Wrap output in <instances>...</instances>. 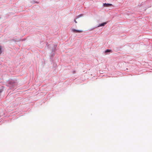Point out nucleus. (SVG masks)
I'll use <instances>...</instances> for the list:
<instances>
[{"label": "nucleus", "mask_w": 152, "mask_h": 152, "mask_svg": "<svg viewBox=\"0 0 152 152\" xmlns=\"http://www.w3.org/2000/svg\"><path fill=\"white\" fill-rule=\"evenodd\" d=\"M1 51V46L0 45V54H1L2 53Z\"/></svg>", "instance_id": "obj_4"}, {"label": "nucleus", "mask_w": 152, "mask_h": 152, "mask_svg": "<svg viewBox=\"0 0 152 152\" xmlns=\"http://www.w3.org/2000/svg\"><path fill=\"white\" fill-rule=\"evenodd\" d=\"M72 31L73 32H75V33H81L83 31V30H76L74 28H72Z\"/></svg>", "instance_id": "obj_1"}, {"label": "nucleus", "mask_w": 152, "mask_h": 152, "mask_svg": "<svg viewBox=\"0 0 152 152\" xmlns=\"http://www.w3.org/2000/svg\"><path fill=\"white\" fill-rule=\"evenodd\" d=\"M74 21H75V23H77V21L76 20H75Z\"/></svg>", "instance_id": "obj_6"}, {"label": "nucleus", "mask_w": 152, "mask_h": 152, "mask_svg": "<svg viewBox=\"0 0 152 152\" xmlns=\"http://www.w3.org/2000/svg\"><path fill=\"white\" fill-rule=\"evenodd\" d=\"M110 50H109L107 49L105 51V52H110Z\"/></svg>", "instance_id": "obj_5"}, {"label": "nucleus", "mask_w": 152, "mask_h": 152, "mask_svg": "<svg viewBox=\"0 0 152 152\" xmlns=\"http://www.w3.org/2000/svg\"><path fill=\"white\" fill-rule=\"evenodd\" d=\"M106 24V22H104L102 23H101V24H100L98 26V27H100V26H104L105 24Z\"/></svg>", "instance_id": "obj_3"}, {"label": "nucleus", "mask_w": 152, "mask_h": 152, "mask_svg": "<svg viewBox=\"0 0 152 152\" xmlns=\"http://www.w3.org/2000/svg\"><path fill=\"white\" fill-rule=\"evenodd\" d=\"M104 6L105 7H109L111 6L112 4H110L105 3L104 4Z\"/></svg>", "instance_id": "obj_2"}]
</instances>
